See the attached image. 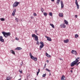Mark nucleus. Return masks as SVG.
Instances as JSON below:
<instances>
[{
    "label": "nucleus",
    "mask_w": 80,
    "mask_h": 80,
    "mask_svg": "<svg viewBox=\"0 0 80 80\" xmlns=\"http://www.w3.org/2000/svg\"><path fill=\"white\" fill-rule=\"evenodd\" d=\"M49 15H50V16H52V13L50 12L49 13Z\"/></svg>",
    "instance_id": "cd10ccee"
},
{
    "label": "nucleus",
    "mask_w": 80,
    "mask_h": 80,
    "mask_svg": "<svg viewBox=\"0 0 80 80\" xmlns=\"http://www.w3.org/2000/svg\"><path fill=\"white\" fill-rule=\"evenodd\" d=\"M52 2H54L55 1V0H51Z\"/></svg>",
    "instance_id": "de8ad7c7"
},
{
    "label": "nucleus",
    "mask_w": 80,
    "mask_h": 80,
    "mask_svg": "<svg viewBox=\"0 0 80 80\" xmlns=\"http://www.w3.org/2000/svg\"><path fill=\"white\" fill-rule=\"evenodd\" d=\"M31 19H33V16L31 17Z\"/></svg>",
    "instance_id": "a19ab883"
},
{
    "label": "nucleus",
    "mask_w": 80,
    "mask_h": 80,
    "mask_svg": "<svg viewBox=\"0 0 80 80\" xmlns=\"http://www.w3.org/2000/svg\"><path fill=\"white\" fill-rule=\"evenodd\" d=\"M71 53L73 54H74V55H77V52L76 51L74 50H72L71 51Z\"/></svg>",
    "instance_id": "0eeeda50"
},
{
    "label": "nucleus",
    "mask_w": 80,
    "mask_h": 80,
    "mask_svg": "<svg viewBox=\"0 0 80 80\" xmlns=\"http://www.w3.org/2000/svg\"><path fill=\"white\" fill-rule=\"evenodd\" d=\"M15 13L14 12H12V16H14L15 15Z\"/></svg>",
    "instance_id": "f704fd0d"
},
{
    "label": "nucleus",
    "mask_w": 80,
    "mask_h": 80,
    "mask_svg": "<svg viewBox=\"0 0 80 80\" xmlns=\"http://www.w3.org/2000/svg\"><path fill=\"white\" fill-rule=\"evenodd\" d=\"M46 65H47V64H45V65H44V67H46Z\"/></svg>",
    "instance_id": "a18cd8bd"
},
{
    "label": "nucleus",
    "mask_w": 80,
    "mask_h": 80,
    "mask_svg": "<svg viewBox=\"0 0 80 80\" xmlns=\"http://www.w3.org/2000/svg\"><path fill=\"white\" fill-rule=\"evenodd\" d=\"M79 59H80V58H77L76 59V60L74 61V62L77 63V62H78L79 61Z\"/></svg>",
    "instance_id": "9b49d317"
},
{
    "label": "nucleus",
    "mask_w": 80,
    "mask_h": 80,
    "mask_svg": "<svg viewBox=\"0 0 80 80\" xmlns=\"http://www.w3.org/2000/svg\"><path fill=\"white\" fill-rule=\"evenodd\" d=\"M70 72H71V73H72L73 72V71L71 70L70 71Z\"/></svg>",
    "instance_id": "49530a36"
},
{
    "label": "nucleus",
    "mask_w": 80,
    "mask_h": 80,
    "mask_svg": "<svg viewBox=\"0 0 80 80\" xmlns=\"http://www.w3.org/2000/svg\"><path fill=\"white\" fill-rule=\"evenodd\" d=\"M39 72H40V69H38V72H37V75H38V73H39Z\"/></svg>",
    "instance_id": "bb28decb"
},
{
    "label": "nucleus",
    "mask_w": 80,
    "mask_h": 80,
    "mask_svg": "<svg viewBox=\"0 0 80 80\" xmlns=\"http://www.w3.org/2000/svg\"><path fill=\"white\" fill-rule=\"evenodd\" d=\"M45 37L47 38V40L48 41H49V42L52 41V39L49 37L46 36Z\"/></svg>",
    "instance_id": "9d476101"
},
{
    "label": "nucleus",
    "mask_w": 80,
    "mask_h": 80,
    "mask_svg": "<svg viewBox=\"0 0 80 80\" xmlns=\"http://www.w3.org/2000/svg\"><path fill=\"white\" fill-rule=\"evenodd\" d=\"M61 8H63V7H64V5H63V1H61Z\"/></svg>",
    "instance_id": "ddd939ff"
},
{
    "label": "nucleus",
    "mask_w": 80,
    "mask_h": 80,
    "mask_svg": "<svg viewBox=\"0 0 80 80\" xmlns=\"http://www.w3.org/2000/svg\"><path fill=\"white\" fill-rule=\"evenodd\" d=\"M11 52L13 54V55H15V52L13 51V50H11Z\"/></svg>",
    "instance_id": "6ab92c4d"
},
{
    "label": "nucleus",
    "mask_w": 80,
    "mask_h": 80,
    "mask_svg": "<svg viewBox=\"0 0 80 80\" xmlns=\"http://www.w3.org/2000/svg\"><path fill=\"white\" fill-rule=\"evenodd\" d=\"M41 11L42 12H43V11H44V10H43V8H41Z\"/></svg>",
    "instance_id": "7c9ffc66"
},
{
    "label": "nucleus",
    "mask_w": 80,
    "mask_h": 80,
    "mask_svg": "<svg viewBox=\"0 0 80 80\" xmlns=\"http://www.w3.org/2000/svg\"><path fill=\"white\" fill-rule=\"evenodd\" d=\"M47 62H48H48H49V61H48V60H47Z\"/></svg>",
    "instance_id": "c03bdc74"
},
{
    "label": "nucleus",
    "mask_w": 80,
    "mask_h": 80,
    "mask_svg": "<svg viewBox=\"0 0 80 80\" xmlns=\"http://www.w3.org/2000/svg\"><path fill=\"white\" fill-rule=\"evenodd\" d=\"M60 26L61 28H66V26H65V23H63L62 24H61Z\"/></svg>",
    "instance_id": "423d86ee"
},
{
    "label": "nucleus",
    "mask_w": 80,
    "mask_h": 80,
    "mask_svg": "<svg viewBox=\"0 0 80 80\" xmlns=\"http://www.w3.org/2000/svg\"><path fill=\"white\" fill-rule=\"evenodd\" d=\"M40 44L41 45L40 46V48H43V46H44V44H43V42H40Z\"/></svg>",
    "instance_id": "6e6552de"
},
{
    "label": "nucleus",
    "mask_w": 80,
    "mask_h": 80,
    "mask_svg": "<svg viewBox=\"0 0 80 80\" xmlns=\"http://www.w3.org/2000/svg\"><path fill=\"white\" fill-rule=\"evenodd\" d=\"M59 17H63V14L62 13H60L59 14Z\"/></svg>",
    "instance_id": "4be33fe9"
},
{
    "label": "nucleus",
    "mask_w": 80,
    "mask_h": 80,
    "mask_svg": "<svg viewBox=\"0 0 80 80\" xmlns=\"http://www.w3.org/2000/svg\"><path fill=\"white\" fill-rule=\"evenodd\" d=\"M68 42H69V40L68 39H66L65 40H64V43H68Z\"/></svg>",
    "instance_id": "dca6fc26"
},
{
    "label": "nucleus",
    "mask_w": 80,
    "mask_h": 80,
    "mask_svg": "<svg viewBox=\"0 0 80 80\" xmlns=\"http://www.w3.org/2000/svg\"><path fill=\"white\" fill-rule=\"evenodd\" d=\"M50 25L52 27V28H55V26H54V25L53 24H51L50 23Z\"/></svg>",
    "instance_id": "aec40b11"
},
{
    "label": "nucleus",
    "mask_w": 80,
    "mask_h": 80,
    "mask_svg": "<svg viewBox=\"0 0 80 80\" xmlns=\"http://www.w3.org/2000/svg\"><path fill=\"white\" fill-rule=\"evenodd\" d=\"M21 65H22V64H21Z\"/></svg>",
    "instance_id": "4d7b16f0"
},
{
    "label": "nucleus",
    "mask_w": 80,
    "mask_h": 80,
    "mask_svg": "<svg viewBox=\"0 0 80 80\" xmlns=\"http://www.w3.org/2000/svg\"><path fill=\"white\" fill-rule=\"evenodd\" d=\"M51 75V73L50 72L49 73V76H50Z\"/></svg>",
    "instance_id": "09e8293b"
},
{
    "label": "nucleus",
    "mask_w": 80,
    "mask_h": 80,
    "mask_svg": "<svg viewBox=\"0 0 80 80\" xmlns=\"http://www.w3.org/2000/svg\"><path fill=\"white\" fill-rule=\"evenodd\" d=\"M21 80V78H20V79H19L18 80Z\"/></svg>",
    "instance_id": "8fccbe9b"
},
{
    "label": "nucleus",
    "mask_w": 80,
    "mask_h": 80,
    "mask_svg": "<svg viewBox=\"0 0 80 80\" xmlns=\"http://www.w3.org/2000/svg\"><path fill=\"white\" fill-rule=\"evenodd\" d=\"M16 9H14L13 11V13H15V12H16Z\"/></svg>",
    "instance_id": "2f4dec72"
},
{
    "label": "nucleus",
    "mask_w": 80,
    "mask_h": 80,
    "mask_svg": "<svg viewBox=\"0 0 80 80\" xmlns=\"http://www.w3.org/2000/svg\"><path fill=\"white\" fill-rule=\"evenodd\" d=\"M60 0H57L56 3H57L58 5L59 4V3H60Z\"/></svg>",
    "instance_id": "5701e85b"
},
{
    "label": "nucleus",
    "mask_w": 80,
    "mask_h": 80,
    "mask_svg": "<svg viewBox=\"0 0 80 80\" xmlns=\"http://www.w3.org/2000/svg\"><path fill=\"white\" fill-rule=\"evenodd\" d=\"M46 54L47 57H51V56H50V55L48 54V53H47V52L46 53Z\"/></svg>",
    "instance_id": "a211bd4d"
},
{
    "label": "nucleus",
    "mask_w": 80,
    "mask_h": 80,
    "mask_svg": "<svg viewBox=\"0 0 80 80\" xmlns=\"http://www.w3.org/2000/svg\"><path fill=\"white\" fill-rule=\"evenodd\" d=\"M77 63H76V62H75L74 61L73 62H72L70 64V66L71 67H73L74 65H75L77 64Z\"/></svg>",
    "instance_id": "39448f33"
},
{
    "label": "nucleus",
    "mask_w": 80,
    "mask_h": 80,
    "mask_svg": "<svg viewBox=\"0 0 80 80\" xmlns=\"http://www.w3.org/2000/svg\"><path fill=\"white\" fill-rule=\"evenodd\" d=\"M75 17L76 18H77V17H78V16L77 15H75Z\"/></svg>",
    "instance_id": "4c0bfd02"
},
{
    "label": "nucleus",
    "mask_w": 80,
    "mask_h": 80,
    "mask_svg": "<svg viewBox=\"0 0 80 80\" xmlns=\"http://www.w3.org/2000/svg\"><path fill=\"white\" fill-rule=\"evenodd\" d=\"M61 80H65V77L64 76V75H63L61 77Z\"/></svg>",
    "instance_id": "4468645a"
},
{
    "label": "nucleus",
    "mask_w": 80,
    "mask_h": 80,
    "mask_svg": "<svg viewBox=\"0 0 80 80\" xmlns=\"http://www.w3.org/2000/svg\"><path fill=\"white\" fill-rule=\"evenodd\" d=\"M19 72L21 73H22V71H20V70H19Z\"/></svg>",
    "instance_id": "ea45409f"
},
{
    "label": "nucleus",
    "mask_w": 80,
    "mask_h": 80,
    "mask_svg": "<svg viewBox=\"0 0 80 80\" xmlns=\"http://www.w3.org/2000/svg\"><path fill=\"white\" fill-rule=\"evenodd\" d=\"M2 33L4 37H5L6 38H7L8 37L11 35V33L10 32H2Z\"/></svg>",
    "instance_id": "f257e3e1"
},
{
    "label": "nucleus",
    "mask_w": 80,
    "mask_h": 80,
    "mask_svg": "<svg viewBox=\"0 0 80 80\" xmlns=\"http://www.w3.org/2000/svg\"><path fill=\"white\" fill-rule=\"evenodd\" d=\"M64 22L66 25H68V22L67 21L65 20Z\"/></svg>",
    "instance_id": "f3484780"
},
{
    "label": "nucleus",
    "mask_w": 80,
    "mask_h": 80,
    "mask_svg": "<svg viewBox=\"0 0 80 80\" xmlns=\"http://www.w3.org/2000/svg\"><path fill=\"white\" fill-rule=\"evenodd\" d=\"M19 77H21V76H19Z\"/></svg>",
    "instance_id": "5fc2aeb1"
},
{
    "label": "nucleus",
    "mask_w": 80,
    "mask_h": 80,
    "mask_svg": "<svg viewBox=\"0 0 80 80\" xmlns=\"http://www.w3.org/2000/svg\"><path fill=\"white\" fill-rule=\"evenodd\" d=\"M60 60H62V59H60Z\"/></svg>",
    "instance_id": "3c124183"
},
{
    "label": "nucleus",
    "mask_w": 80,
    "mask_h": 80,
    "mask_svg": "<svg viewBox=\"0 0 80 80\" xmlns=\"http://www.w3.org/2000/svg\"><path fill=\"white\" fill-rule=\"evenodd\" d=\"M71 69H73V68H71Z\"/></svg>",
    "instance_id": "603ef678"
},
{
    "label": "nucleus",
    "mask_w": 80,
    "mask_h": 80,
    "mask_svg": "<svg viewBox=\"0 0 80 80\" xmlns=\"http://www.w3.org/2000/svg\"><path fill=\"white\" fill-rule=\"evenodd\" d=\"M25 80H26V79H25Z\"/></svg>",
    "instance_id": "6e6d98bb"
},
{
    "label": "nucleus",
    "mask_w": 80,
    "mask_h": 80,
    "mask_svg": "<svg viewBox=\"0 0 80 80\" xmlns=\"http://www.w3.org/2000/svg\"><path fill=\"white\" fill-rule=\"evenodd\" d=\"M0 20L1 21H5V20L4 18H1L0 19Z\"/></svg>",
    "instance_id": "393cba45"
},
{
    "label": "nucleus",
    "mask_w": 80,
    "mask_h": 80,
    "mask_svg": "<svg viewBox=\"0 0 80 80\" xmlns=\"http://www.w3.org/2000/svg\"><path fill=\"white\" fill-rule=\"evenodd\" d=\"M21 63L22 64H21V66H23V61H22Z\"/></svg>",
    "instance_id": "79ce46f5"
},
{
    "label": "nucleus",
    "mask_w": 80,
    "mask_h": 80,
    "mask_svg": "<svg viewBox=\"0 0 80 80\" xmlns=\"http://www.w3.org/2000/svg\"><path fill=\"white\" fill-rule=\"evenodd\" d=\"M38 36H37L36 37L34 38V40L35 41H38Z\"/></svg>",
    "instance_id": "2eb2a0df"
},
{
    "label": "nucleus",
    "mask_w": 80,
    "mask_h": 80,
    "mask_svg": "<svg viewBox=\"0 0 80 80\" xmlns=\"http://www.w3.org/2000/svg\"><path fill=\"white\" fill-rule=\"evenodd\" d=\"M15 20L16 21H17V22H18V18H16Z\"/></svg>",
    "instance_id": "473e14b6"
},
{
    "label": "nucleus",
    "mask_w": 80,
    "mask_h": 80,
    "mask_svg": "<svg viewBox=\"0 0 80 80\" xmlns=\"http://www.w3.org/2000/svg\"><path fill=\"white\" fill-rule=\"evenodd\" d=\"M37 35H35V34H32V38H35V37Z\"/></svg>",
    "instance_id": "412c9836"
},
{
    "label": "nucleus",
    "mask_w": 80,
    "mask_h": 80,
    "mask_svg": "<svg viewBox=\"0 0 80 80\" xmlns=\"http://www.w3.org/2000/svg\"><path fill=\"white\" fill-rule=\"evenodd\" d=\"M37 44L38 45H39V44H40V43H39L38 41H37Z\"/></svg>",
    "instance_id": "c9c22d12"
},
{
    "label": "nucleus",
    "mask_w": 80,
    "mask_h": 80,
    "mask_svg": "<svg viewBox=\"0 0 80 80\" xmlns=\"http://www.w3.org/2000/svg\"><path fill=\"white\" fill-rule=\"evenodd\" d=\"M43 15H44V16H47V13L46 12H45L43 13Z\"/></svg>",
    "instance_id": "c756f323"
},
{
    "label": "nucleus",
    "mask_w": 80,
    "mask_h": 80,
    "mask_svg": "<svg viewBox=\"0 0 80 80\" xmlns=\"http://www.w3.org/2000/svg\"><path fill=\"white\" fill-rule=\"evenodd\" d=\"M7 80H10V78H9L8 77L6 79Z\"/></svg>",
    "instance_id": "72a5a7b5"
},
{
    "label": "nucleus",
    "mask_w": 80,
    "mask_h": 80,
    "mask_svg": "<svg viewBox=\"0 0 80 80\" xmlns=\"http://www.w3.org/2000/svg\"><path fill=\"white\" fill-rule=\"evenodd\" d=\"M16 40H19V39H18V38H16Z\"/></svg>",
    "instance_id": "58836bf2"
},
{
    "label": "nucleus",
    "mask_w": 80,
    "mask_h": 80,
    "mask_svg": "<svg viewBox=\"0 0 80 80\" xmlns=\"http://www.w3.org/2000/svg\"><path fill=\"white\" fill-rule=\"evenodd\" d=\"M46 70L48 72H50V70L49 69H47V68H46Z\"/></svg>",
    "instance_id": "a878e982"
},
{
    "label": "nucleus",
    "mask_w": 80,
    "mask_h": 80,
    "mask_svg": "<svg viewBox=\"0 0 80 80\" xmlns=\"http://www.w3.org/2000/svg\"><path fill=\"white\" fill-rule=\"evenodd\" d=\"M46 75H47V74H46V73H45V74H44L42 76V77H45L46 76Z\"/></svg>",
    "instance_id": "c85d7f7f"
},
{
    "label": "nucleus",
    "mask_w": 80,
    "mask_h": 80,
    "mask_svg": "<svg viewBox=\"0 0 80 80\" xmlns=\"http://www.w3.org/2000/svg\"><path fill=\"white\" fill-rule=\"evenodd\" d=\"M22 48H21L17 47L16 49H15V50H22Z\"/></svg>",
    "instance_id": "f8f14e48"
},
{
    "label": "nucleus",
    "mask_w": 80,
    "mask_h": 80,
    "mask_svg": "<svg viewBox=\"0 0 80 80\" xmlns=\"http://www.w3.org/2000/svg\"><path fill=\"white\" fill-rule=\"evenodd\" d=\"M78 64H79V63H77H77L76 64V66H77L78 65Z\"/></svg>",
    "instance_id": "37998d69"
},
{
    "label": "nucleus",
    "mask_w": 80,
    "mask_h": 80,
    "mask_svg": "<svg viewBox=\"0 0 80 80\" xmlns=\"http://www.w3.org/2000/svg\"><path fill=\"white\" fill-rule=\"evenodd\" d=\"M29 55L31 57V59H32L34 61H37V58L36 57H34L32 55V53L31 52L29 53Z\"/></svg>",
    "instance_id": "f03ea898"
},
{
    "label": "nucleus",
    "mask_w": 80,
    "mask_h": 80,
    "mask_svg": "<svg viewBox=\"0 0 80 80\" xmlns=\"http://www.w3.org/2000/svg\"><path fill=\"white\" fill-rule=\"evenodd\" d=\"M18 4H19V2L16 1L13 4L12 7H17L18 5Z\"/></svg>",
    "instance_id": "7ed1b4c3"
},
{
    "label": "nucleus",
    "mask_w": 80,
    "mask_h": 80,
    "mask_svg": "<svg viewBox=\"0 0 80 80\" xmlns=\"http://www.w3.org/2000/svg\"><path fill=\"white\" fill-rule=\"evenodd\" d=\"M33 15L34 16H37V14L36 13H34Z\"/></svg>",
    "instance_id": "e433bc0d"
},
{
    "label": "nucleus",
    "mask_w": 80,
    "mask_h": 80,
    "mask_svg": "<svg viewBox=\"0 0 80 80\" xmlns=\"http://www.w3.org/2000/svg\"><path fill=\"white\" fill-rule=\"evenodd\" d=\"M0 41L2 42H4V39H3V37L2 36H0Z\"/></svg>",
    "instance_id": "1a4fd4ad"
},
{
    "label": "nucleus",
    "mask_w": 80,
    "mask_h": 80,
    "mask_svg": "<svg viewBox=\"0 0 80 80\" xmlns=\"http://www.w3.org/2000/svg\"><path fill=\"white\" fill-rule=\"evenodd\" d=\"M75 3H76V7H77V9H79V5L78 3V1H77V0H75Z\"/></svg>",
    "instance_id": "20e7f679"
},
{
    "label": "nucleus",
    "mask_w": 80,
    "mask_h": 80,
    "mask_svg": "<svg viewBox=\"0 0 80 80\" xmlns=\"http://www.w3.org/2000/svg\"><path fill=\"white\" fill-rule=\"evenodd\" d=\"M78 63H80V62H78Z\"/></svg>",
    "instance_id": "864d4df0"
},
{
    "label": "nucleus",
    "mask_w": 80,
    "mask_h": 80,
    "mask_svg": "<svg viewBox=\"0 0 80 80\" xmlns=\"http://www.w3.org/2000/svg\"><path fill=\"white\" fill-rule=\"evenodd\" d=\"M78 37V35L77 34H76L75 35V38H77Z\"/></svg>",
    "instance_id": "b1692460"
}]
</instances>
